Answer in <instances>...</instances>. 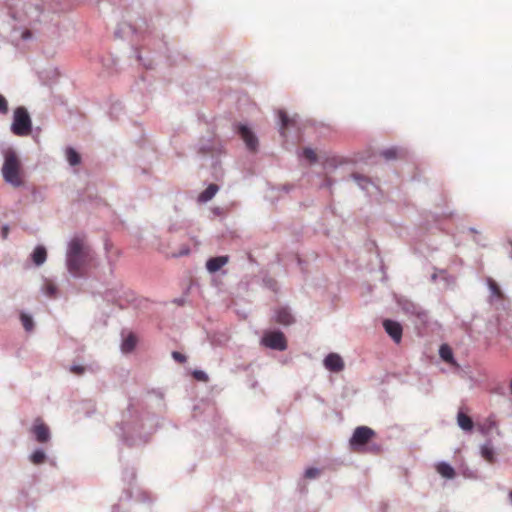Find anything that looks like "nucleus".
<instances>
[{"label": "nucleus", "mask_w": 512, "mask_h": 512, "mask_svg": "<svg viewBox=\"0 0 512 512\" xmlns=\"http://www.w3.org/2000/svg\"><path fill=\"white\" fill-rule=\"evenodd\" d=\"M436 470L445 479H453L456 474L455 469L445 461L438 463Z\"/></svg>", "instance_id": "23"}, {"label": "nucleus", "mask_w": 512, "mask_h": 512, "mask_svg": "<svg viewBox=\"0 0 512 512\" xmlns=\"http://www.w3.org/2000/svg\"><path fill=\"white\" fill-rule=\"evenodd\" d=\"M32 432L35 440L39 443H46L50 440L51 434L49 427L44 423H38L33 426Z\"/></svg>", "instance_id": "17"}, {"label": "nucleus", "mask_w": 512, "mask_h": 512, "mask_svg": "<svg viewBox=\"0 0 512 512\" xmlns=\"http://www.w3.org/2000/svg\"><path fill=\"white\" fill-rule=\"evenodd\" d=\"M323 362L325 368L331 372H340L344 368L343 359L337 353H329Z\"/></svg>", "instance_id": "13"}, {"label": "nucleus", "mask_w": 512, "mask_h": 512, "mask_svg": "<svg viewBox=\"0 0 512 512\" xmlns=\"http://www.w3.org/2000/svg\"><path fill=\"white\" fill-rule=\"evenodd\" d=\"M133 54L140 65L144 66L146 69L152 68V61L148 58H143L137 48H133Z\"/></svg>", "instance_id": "35"}, {"label": "nucleus", "mask_w": 512, "mask_h": 512, "mask_svg": "<svg viewBox=\"0 0 512 512\" xmlns=\"http://www.w3.org/2000/svg\"><path fill=\"white\" fill-rule=\"evenodd\" d=\"M89 257V248L81 237H73L67 244L65 265L71 277L80 279L84 277L83 268Z\"/></svg>", "instance_id": "3"}, {"label": "nucleus", "mask_w": 512, "mask_h": 512, "mask_svg": "<svg viewBox=\"0 0 512 512\" xmlns=\"http://www.w3.org/2000/svg\"><path fill=\"white\" fill-rule=\"evenodd\" d=\"M30 258L36 266H41L46 262L47 250L43 245H38L32 251Z\"/></svg>", "instance_id": "20"}, {"label": "nucleus", "mask_w": 512, "mask_h": 512, "mask_svg": "<svg viewBox=\"0 0 512 512\" xmlns=\"http://www.w3.org/2000/svg\"><path fill=\"white\" fill-rule=\"evenodd\" d=\"M396 302L405 314L416 317L422 324L428 322V312L420 305L404 296L397 297Z\"/></svg>", "instance_id": "8"}, {"label": "nucleus", "mask_w": 512, "mask_h": 512, "mask_svg": "<svg viewBox=\"0 0 512 512\" xmlns=\"http://www.w3.org/2000/svg\"><path fill=\"white\" fill-rule=\"evenodd\" d=\"M463 475L466 477V478H475L476 477V474L474 471H471L469 469H466L463 471Z\"/></svg>", "instance_id": "46"}, {"label": "nucleus", "mask_w": 512, "mask_h": 512, "mask_svg": "<svg viewBox=\"0 0 512 512\" xmlns=\"http://www.w3.org/2000/svg\"><path fill=\"white\" fill-rule=\"evenodd\" d=\"M41 292L49 298H56L58 296L57 286L47 279L44 280V283L41 286Z\"/></svg>", "instance_id": "27"}, {"label": "nucleus", "mask_w": 512, "mask_h": 512, "mask_svg": "<svg viewBox=\"0 0 512 512\" xmlns=\"http://www.w3.org/2000/svg\"><path fill=\"white\" fill-rule=\"evenodd\" d=\"M385 332L392 338L395 343H400L402 340L403 328L402 325L392 319H385L383 321Z\"/></svg>", "instance_id": "12"}, {"label": "nucleus", "mask_w": 512, "mask_h": 512, "mask_svg": "<svg viewBox=\"0 0 512 512\" xmlns=\"http://www.w3.org/2000/svg\"><path fill=\"white\" fill-rule=\"evenodd\" d=\"M20 320L26 332H31L34 329L33 316L26 312L20 313Z\"/></svg>", "instance_id": "33"}, {"label": "nucleus", "mask_w": 512, "mask_h": 512, "mask_svg": "<svg viewBox=\"0 0 512 512\" xmlns=\"http://www.w3.org/2000/svg\"><path fill=\"white\" fill-rule=\"evenodd\" d=\"M189 253H190V248L188 246H184L174 256L182 257V256H187Z\"/></svg>", "instance_id": "45"}, {"label": "nucleus", "mask_w": 512, "mask_h": 512, "mask_svg": "<svg viewBox=\"0 0 512 512\" xmlns=\"http://www.w3.org/2000/svg\"><path fill=\"white\" fill-rule=\"evenodd\" d=\"M439 281L442 283L443 288L445 289L452 288L455 285V278L448 274L444 269H440Z\"/></svg>", "instance_id": "32"}, {"label": "nucleus", "mask_w": 512, "mask_h": 512, "mask_svg": "<svg viewBox=\"0 0 512 512\" xmlns=\"http://www.w3.org/2000/svg\"><path fill=\"white\" fill-rule=\"evenodd\" d=\"M234 131L241 137L250 152L257 151L259 145L258 138L247 124H234Z\"/></svg>", "instance_id": "10"}, {"label": "nucleus", "mask_w": 512, "mask_h": 512, "mask_svg": "<svg viewBox=\"0 0 512 512\" xmlns=\"http://www.w3.org/2000/svg\"><path fill=\"white\" fill-rule=\"evenodd\" d=\"M157 427L158 420L155 415L149 412L138 414L130 403L119 424L120 437L130 447L140 446L148 442Z\"/></svg>", "instance_id": "1"}, {"label": "nucleus", "mask_w": 512, "mask_h": 512, "mask_svg": "<svg viewBox=\"0 0 512 512\" xmlns=\"http://www.w3.org/2000/svg\"><path fill=\"white\" fill-rule=\"evenodd\" d=\"M219 186L217 184H209L204 191H202L198 196V201L200 203H206L210 201L215 194L218 192Z\"/></svg>", "instance_id": "22"}, {"label": "nucleus", "mask_w": 512, "mask_h": 512, "mask_svg": "<svg viewBox=\"0 0 512 512\" xmlns=\"http://www.w3.org/2000/svg\"><path fill=\"white\" fill-rule=\"evenodd\" d=\"M320 474V470L316 467H309L305 470L304 476L308 479H315Z\"/></svg>", "instance_id": "40"}, {"label": "nucleus", "mask_w": 512, "mask_h": 512, "mask_svg": "<svg viewBox=\"0 0 512 512\" xmlns=\"http://www.w3.org/2000/svg\"><path fill=\"white\" fill-rule=\"evenodd\" d=\"M47 458V455L44 451V449L42 448H37L35 449L30 455H29V460L31 463H33L34 465H40V464H43L45 462Z\"/></svg>", "instance_id": "29"}, {"label": "nucleus", "mask_w": 512, "mask_h": 512, "mask_svg": "<svg viewBox=\"0 0 512 512\" xmlns=\"http://www.w3.org/2000/svg\"><path fill=\"white\" fill-rule=\"evenodd\" d=\"M374 435L375 432L370 427L359 426L354 430L349 440L350 447L354 450H358L365 446Z\"/></svg>", "instance_id": "11"}, {"label": "nucleus", "mask_w": 512, "mask_h": 512, "mask_svg": "<svg viewBox=\"0 0 512 512\" xmlns=\"http://www.w3.org/2000/svg\"><path fill=\"white\" fill-rule=\"evenodd\" d=\"M215 213H217V214L220 213L219 208L215 209Z\"/></svg>", "instance_id": "54"}, {"label": "nucleus", "mask_w": 512, "mask_h": 512, "mask_svg": "<svg viewBox=\"0 0 512 512\" xmlns=\"http://www.w3.org/2000/svg\"><path fill=\"white\" fill-rule=\"evenodd\" d=\"M275 321L279 324L288 326L294 323L295 319L288 307H279L274 313Z\"/></svg>", "instance_id": "15"}, {"label": "nucleus", "mask_w": 512, "mask_h": 512, "mask_svg": "<svg viewBox=\"0 0 512 512\" xmlns=\"http://www.w3.org/2000/svg\"><path fill=\"white\" fill-rule=\"evenodd\" d=\"M171 356L178 363H184L187 360L186 356L178 351H173Z\"/></svg>", "instance_id": "41"}, {"label": "nucleus", "mask_w": 512, "mask_h": 512, "mask_svg": "<svg viewBox=\"0 0 512 512\" xmlns=\"http://www.w3.org/2000/svg\"><path fill=\"white\" fill-rule=\"evenodd\" d=\"M197 149L203 156L219 157L225 153L222 141L215 136L199 139Z\"/></svg>", "instance_id": "7"}, {"label": "nucleus", "mask_w": 512, "mask_h": 512, "mask_svg": "<svg viewBox=\"0 0 512 512\" xmlns=\"http://www.w3.org/2000/svg\"><path fill=\"white\" fill-rule=\"evenodd\" d=\"M137 33H142L140 28H137L136 26L132 25L131 23L122 22L118 25L117 29L114 32V35L116 38L127 39L130 36H133Z\"/></svg>", "instance_id": "14"}, {"label": "nucleus", "mask_w": 512, "mask_h": 512, "mask_svg": "<svg viewBox=\"0 0 512 512\" xmlns=\"http://www.w3.org/2000/svg\"><path fill=\"white\" fill-rule=\"evenodd\" d=\"M137 344V338L134 334L130 333L122 342L121 350L123 353L132 352Z\"/></svg>", "instance_id": "28"}, {"label": "nucleus", "mask_w": 512, "mask_h": 512, "mask_svg": "<svg viewBox=\"0 0 512 512\" xmlns=\"http://www.w3.org/2000/svg\"><path fill=\"white\" fill-rule=\"evenodd\" d=\"M439 356L444 362H446L450 365H453V366H458V364L455 360L454 354H453V350L451 349V347L448 344H442L440 346Z\"/></svg>", "instance_id": "21"}, {"label": "nucleus", "mask_w": 512, "mask_h": 512, "mask_svg": "<svg viewBox=\"0 0 512 512\" xmlns=\"http://www.w3.org/2000/svg\"><path fill=\"white\" fill-rule=\"evenodd\" d=\"M11 131L16 136H28L32 131V121L27 109L19 106L14 110Z\"/></svg>", "instance_id": "5"}, {"label": "nucleus", "mask_w": 512, "mask_h": 512, "mask_svg": "<svg viewBox=\"0 0 512 512\" xmlns=\"http://www.w3.org/2000/svg\"><path fill=\"white\" fill-rule=\"evenodd\" d=\"M480 455L488 463L496 461V453L491 440H487L480 446Z\"/></svg>", "instance_id": "19"}, {"label": "nucleus", "mask_w": 512, "mask_h": 512, "mask_svg": "<svg viewBox=\"0 0 512 512\" xmlns=\"http://www.w3.org/2000/svg\"><path fill=\"white\" fill-rule=\"evenodd\" d=\"M4 163L2 166V176L6 183L13 187H20L23 181L20 177L21 161L17 152L9 147L2 152Z\"/></svg>", "instance_id": "4"}, {"label": "nucleus", "mask_w": 512, "mask_h": 512, "mask_svg": "<svg viewBox=\"0 0 512 512\" xmlns=\"http://www.w3.org/2000/svg\"><path fill=\"white\" fill-rule=\"evenodd\" d=\"M351 178L356 182V184L359 186L362 190H367L370 185H372L371 180L362 174L359 173H353L351 175Z\"/></svg>", "instance_id": "30"}, {"label": "nucleus", "mask_w": 512, "mask_h": 512, "mask_svg": "<svg viewBox=\"0 0 512 512\" xmlns=\"http://www.w3.org/2000/svg\"><path fill=\"white\" fill-rule=\"evenodd\" d=\"M119 508H120L119 504L113 505L112 506V512H118Z\"/></svg>", "instance_id": "51"}, {"label": "nucleus", "mask_w": 512, "mask_h": 512, "mask_svg": "<svg viewBox=\"0 0 512 512\" xmlns=\"http://www.w3.org/2000/svg\"><path fill=\"white\" fill-rule=\"evenodd\" d=\"M469 231L472 233H478V231L474 227H470Z\"/></svg>", "instance_id": "52"}, {"label": "nucleus", "mask_w": 512, "mask_h": 512, "mask_svg": "<svg viewBox=\"0 0 512 512\" xmlns=\"http://www.w3.org/2000/svg\"><path fill=\"white\" fill-rule=\"evenodd\" d=\"M404 153L402 148L397 146L389 147L381 151L380 155L387 161L396 160L400 155Z\"/></svg>", "instance_id": "25"}, {"label": "nucleus", "mask_w": 512, "mask_h": 512, "mask_svg": "<svg viewBox=\"0 0 512 512\" xmlns=\"http://www.w3.org/2000/svg\"><path fill=\"white\" fill-rule=\"evenodd\" d=\"M301 156L306 158L310 163L317 162V155L315 151L310 147L304 148L301 152Z\"/></svg>", "instance_id": "36"}, {"label": "nucleus", "mask_w": 512, "mask_h": 512, "mask_svg": "<svg viewBox=\"0 0 512 512\" xmlns=\"http://www.w3.org/2000/svg\"><path fill=\"white\" fill-rule=\"evenodd\" d=\"M186 299L184 297H180V298H175L173 300V303L177 304L178 306H182L184 305Z\"/></svg>", "instance_id": "48"}, {"label": "nucleus", "mask_w": 512, "mask_h": 512, "mask_svg": "<svg viewBox=\"0 0 512 512\" xmlns=\"http://www.w3.org/2000/svg\"><path fill=\"white\" fill-rule=\"evenodd\" d=\"M509 495H510V498H511V500H512V491L510 492V494H509Z\"/></svg>", "instance_id": "55"}, {"label": "nucleus", "mask_w": 512, "mask_h": 512, "mask_svg": "<svg viewBox=\"0 0 512 512\" xmlns=\"http://www.w3.org/2000/svg\"><path fill=\"white\" fill-rule=\"evenodd\" d=\"M42 7L38 3L22 2L11 13V17L17 22L13 26L15 37H19L23 41H29L33 38L29 26L38 22L42 14Z\"/></svg>", "instance_id": "2"}, {"label": "nucleus", "mask_w": 512, "mask_h": 512, "mask_svg": "<svg viewBox=\"0 0 512 512\" xmlns=\"http://www.w3.org/2000/svg\"><path fill=\"white\" fill-rule=\"evenodd\" d=\"M9 225L8 224H4L2 227H1V231H0V235H1V238L2 239H7L8 237V234H9Z\"/></svg>", "instance_id": "44"}, {"label": "nucleus", "mask_w": 512, "mask_h": 512, "mask_svg": "<svg viewBox=\"0 0 512 512\" xmlns=\"http://www.w3.org/2000/svg\"><path fill=\"white\" fill-rule=\"evenodd\" d=\"M262 281H263V285L266 288H268L269 290L274 291V292H276L278 290V283L274 278L265 276Z\"/></svg>", "instance_id": "38"}, {"label": "nucleus", "mask_w": 512, "mask_h": 512, "mask_svg": "<svg viewBox=\"0 0 512 512\" xmlns=\"http://www.w3.org/2000/svg\"><path fill=\"white\" fill-rule=\"evenodd\" d=\"M8 112V102L6 98L0 94V113L6 114Z\"/></svg>", "instance_id": "42"}, {"label": "nucleus", "mask_w": 512, "mask_h": 512, "mask_svg": "<svg viewBox=\"0 0 512 512\" xmlns=\"http://www.w3.org/2000/svg\"><path fill=\"white\" fill-rule=\"evenodd\" d=\"M332 185V181L330 179H326L323 186L330 187Z\"/></svg>", "instance_id": "50"}, {"label": "nucleus", "mask_w": 512, "mask_h": 512, "mask_svg": "<svg viewBox=\"0 0 512 512\" xmlns=\"http://www.w3.org/2000/svg\"><path fill=\"white\" fill-rule=\"evenodd\" d=\"M69 370L71 373H73L77 376H82L87 371L94 373L97 370V368H94L92 365L85 366V365H80V364H73L70 366Z\"/></svg>", "instance_id": "31"}, {"label": "nucleus", "mask_w": 512, "mask_h": 512, "mask_svg": "<svg viewBox=\"0 0 512 512\" xmlns=\"http://www.w3.org/2000/svg\"><path fill=\"white\" fill-rule=\"evenodd\" d=\"M134 478H135V472L133 469H131V470L126 469L125 471H123V479L125 481L131 482Z\"/></svg>", "instance_id": "43"}, {"label": "nucleus", "mask_w": 512, "mask_h": 512, "mask_svg": "<svg viewBox=\"0 0 512 512\" xmlns=\"http://www.w3.org/2000/svg\"><path fill=\"white\" fill-rule=\"evenodd\" d=\"M31 195H32V200L35 203H42V202H44V200L46 198L45 192L43 190L37 189V188L32 189Z\"/></svg>", "instance_id": "37"}, {"label": "nucleus", "mask_w": 512, "mask_h": 512, "mask_svg": "<svg viewBox=\"0 0 512 512\" xmlns=\"http://www.w3.org/2000/svg\"><path fill=\"white\" fill-rule=\"evenodd\" d=\"M456 420H457V425L464 432H472L473 431V429H474V421H473V419L469 415H467L463 411V408H460L458 410Z\"/></svg>", "instance_id": "16"}, {"label": "nucleus", "mask_w": 512, "mask_h": 512, "mask_svg": "<svg viewBox=\"0 0 512 512\" xmlns=\"http://www.w3.org/2000/svg\"><path fill=\"white\" fill-rule=\"evenodd\" d=\"M439 278H440V270H436V271L431 275V281H433V282L439 281Z\"/></svg>", "instance_id": "47"}, {"label": "nucleus", "mask_w": 512, "mask_h": 512, "mask_svg": "<svg viewBox=\"0 0 512 512\" xmlns=\"http://www.w3.org/2000/svg\"><path fill=\"white\" fill-rule=\"evenodd\" d=\"M510 391H511V394H512V381L510 382Z\"/></svg>", "instance_id": "53"}, {"label": "nucleus", "mask_w": 512, "mask_h": 512, "mask_svg": "<svg viewBox=\"0 0 512 512\" xmlns=\"http://www.w3.org/2000/svg\"><path fill=\"white\" fill-rule=\"evenodd\" d=\"M260 342L263 346L272 350L284 351L287 349L286 337L280 330L264 332Z\"/></svg>", "instance_id": "9"}, {"label": "nucleus", "mask_w": 512, "mask_h": 512, "mask_svg": "<svg viewBox=\"0 0 512 512\" xmlns=\"http://www.w3.org/2000/svg\"><path fill=\"white\" fill-rule=\"evenodd\" d=\"M281 189L285 192H289L292 189V186L290 185H283Z\"/></svg>", "instance_id": "49"}, {"label": "nucleus", "mask_w": 512, "mask_h": 512, "mask_svg": "<svg viewBox=\"0 0 512 512\" xmlns=\"http://www.w3.org/2000/svg\"><path fill=\"white\" fill-rule=\"evenodd\" d=\"M192 376L197 380L201 382H207L209 377L207 373L203 370L195 369L192 371Z\"/></svg>", "instance_id": "39"}, {"label": "nucleus", "mask_w": 512, "mask_h": 512, "mask_svg": "<svg viewBox=\"0 0 512 512\" xmlns=\"http://www.w3.org/2000/svg\"><path fill=\"white\" fill-rule=\"evenodd\" d=\"M65 157L67 162L71 166H77L81 163V155L80 153L74 149L73 147H67L65 150Z\"/></svg>", "instance_id": "26"}, {"label": "nucleus", "mask_w": 512, "mask_h": 512, "mask_svg": "<svg viewBox=\"0 0 512 512\" xmlns=\"http://www.w3.org/2000/svg\"><path fill=\"white\" fill-rule=\"evenodd\" d=\"M279 121H280V133L281 135H285L284 129L288 128L292 123L293 120L287 115L284 111H279Z\"/></svg>", "instance_id": "34"}, {"label": "nucleus", "mask_w": 512, "mask_h": 512, "mask_svg": "<svg viewBox=\"0 0 512 512\" xmlns=\"http://www.w3.org/2000/svg\"><path fill=\"white\" fill-rule=\"evenodd\" d=\"M104 299L116 303L120 307H123L124 305L132 303L135 300V294L129 288L119 285L107 289L104 293Z\"/></svg>", "instance_id": "6"}, {"label": "nucleus", "mask_w": 512, "mask_h": 512, "mask_svg": "<svg viewBox=\"0 0 512 512\" xmlns=\"http://www.w3.org/2000/svg\"><path fill=\"white\" fill-rule=\"evenodd\" d=\"M229 258L226 255L211 257L206 262V269L210 273L218 272L225 264H227Z\"/></svg>", "instance_id": "18"}, {"label": "nucleus", "mask_w": 512, "mask_h": 512, "mask_svg": "<svg viewBox=\"0 0 512 512\" xmlns=\"http://www.w3.org/2000/svg\"><path fill=\"white\" fill-rule=\"evenodd\" d=\"M486 283L488 286V289L490 291L489 300L492 302L494 299H501L503 297V293L498 286V284L490 277L486 279Z\"/></svg>", "instance_id": "24"}]
</instances>
